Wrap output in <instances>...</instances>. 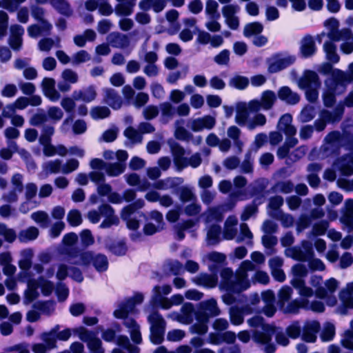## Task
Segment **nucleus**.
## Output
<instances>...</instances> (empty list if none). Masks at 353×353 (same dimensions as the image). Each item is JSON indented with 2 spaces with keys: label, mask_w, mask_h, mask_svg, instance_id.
<instances>
[{
  "label": "nucleus",
  "mask_w": 353,
  "mask_h": 353,
  "mask_svg": "<svg viewBox=\"0 0 353 353\" xmlns=\"http://www.w3.org/2000/svg\"><path fill=\"white\" fill-rule=\"evenodd\" d=\"M254 270V263L249 260H245L235 272L229 268L221 270L219 288L221 291L225 292V294L221 296V299L225 304L230 305L236 302L243 303L246 300V296L241 293L251 287L248 272Z\"/></svg>",
  "instance_id": "f257e3e1"
},
{
  "label": "nucleus",
  "mask_w": 353,
  "mask_h": 353,
  "mask_svg": "<svg viewBox=\"0 0 353 353\" xmlns=\"http://www.w3.org/2000/svg\"><path fill=\"white\" fill-rule=\"evenodd\" d=\"M143 299L144 296L142 293L136 292L132 297L121 301L118 305V308L114 312V316L116 318L124 319L123 323L128 329L131 339L137 344H140L142 341L140 327L133 319L128 318V315L136 312V305L141 304Z\"/></svg>",
  "instance_id": "f03ea898"
},
{
  "label": "nucleus",
  "mask_w": 353,
  "mask_h": 353,
  "mask_svg": "<svg viewBox=\"0 0 353 353\" xmlns=\"http://www.w3.org/2000/svg\"><path fill=\"white\" fill-rule=\"evenodd\" d=\"M92 172L88 175L84 173H79L77 175L75 181L81 185H85L88 183V178L94 183L103 182L104 174L109 176H116L124 172L125 165L121 162L114 163H107L99 159H94L90 162Z\"/></svg>",
  "instance_id": "7ed1b4c3"
},
{
  "label": "nucleus",
  "mask_w": 353,
  "mask_h": 353,
  "mask_svg": "<svg viewBox=\"0 0 353 353\" xmlns=\"http://www.w3.org/2000/svg\"><path fill=\"white\" fill-rule=\"evenodd\" d=\"M248 324L254 327L252 332V340L257 344L263 345L265 353H274L276 345L272 342L275 333V327L265 323L260 316H254L248 320Z\"/></svg>",
  "instance_id": "20e7f679"
},
{
  "label": "nucleus",
  "mask_w": 353,
  "mask_h": 353,
  "mask_svg": "<svg viewBox=\"0 0 353 353\" xmlns=\"http://www.w3.org/2000/svg\"><path fill=\"white\" fill-rule=\"evenodd\" d=\"M221 310L218 307L217 301L214 298L201 301L195 312L196 322L192 324L189 330L192 334L203 335L208 330V323L209 319L219 316Z\"/></svg>",
  "instance_id": "39448f33"
},
{
  "label": "nucleus",
  "mask_w": 353,
  "mask_h": 353,
  "mask_svg": "<svg viewBox=\"0 0 353 353\" xmlns=\"http://www.w3.org/2000/svg\"><path fill=\"white\" fill-rule=\"evenodd\" d=\"M64 252L68 255L67 261L75 265L87 266L92 263L99 272L108 270V260L104 254H94L89 251L79 253L76 249L71 248H66Z\"/></svg>",
  "instance_id": "423d86ee"
},
{
  "label": "nucleus",
  "mask_w": 353,
  "mask_h": 353,
  "mask_svg": "<svg viewBox=\"0 0 353 353\" xmlns=\"http://www.w3.org/2000/svg\"><path fill=\"white\" fill-rule=\"evenodd\" d=\"M236 108L235 122L239 125L245 126L249 130L262 128L267 123L265 114L251 110L245 102L238 103Z\"/></svg>",
  "instance_id": "0eeeda50"
},
{
  "label": "nucleus",
  "mask_w": 353,
  "mask_h": 353,
  "mask_svg": "<svg viewBox=\"0 0 353 353\" xmlns=\"http://www.w3.org/2000/svg\"><path fill=\"white\" fill-rule=\"evenodd\" d=\"M54 133V128L50 125H46L43 128L41 134L39 139V141L43 147V152L45 154H66L69 152L70 154H81L85 152L84 150L74 146L68 150L63 145H54L51 144V137Z\"/></svg>",
  "instance_id": "6e6552de"
},
{
  "label": "nucleus",
  "mask_w": 353,
  "mask_h": 353,
  "mask_svg": "<svg viewBox=\"0 0 353 353\" xmlns=\"http://www.w3.org/2000/svg\"><path fill=\"white\" fill-rule=\"evenodd\" d=\"M292 117L290 114H285L281 116L277 123V129L283 132L287 137L284 144L278 149L277 154H287L291 148L294 147L298 140L293 137L296 133V128L292 124Z\"/></svg>",
  "instance_id": "1a4fd4ad"
},
{
  "label": "nucleus",
  "mask_w": 353,
  "mask_h": 353,
  "mask_svg": "<svg viewBox=\"0 0 353 353\" xmlns=\"http://www.w3.org/2000/svg\"><path fill=\"white\" fill-rule=\"evenodd\" d=\"M322 277L317 275H313L310 279V284L316 288L315 294L320 299L329 298L328 304L334 305L336 300L335 297H332V294L338 288V281L331 278L324 283V285H321Z\"/></svg>",
  "instance_id": "9d476101"
},
{
  "label": "nucleus",
  "mask_w": 353,
  "mask_h": 353,
  "mask_svg": "<svg viewBox=\"0 0 353 353\" xmlns=\"http://www.w3.org/2000/svg\"><path fill=\"white\" fill-rule=\"evenodd\" d=\"M292 273L293 278L291 284L298 290L301 296H312L314 291L311 288L305 285L304 279L307 276L308 270L307 267L301 263L292 266Z\"/></svg>",
  "instance_id": "9b49d317"
},
{
  "label": "nucleus",
  "mask_w": 353,
  "mask_h": 353,
  "mask_svg": "<svg viewBox=\"0 0 353 353\" xmlns=\"http://www.w3.org/2000/svg\"><path fill=\"white\" fill-rule=\"evenodd\" d=\"M150 325V341L154 344H160L163 340L166 323L162 315L158 312H153L148 317Z\"/></svg>",
  "instance_id": "f8f14e48"
},
{
  "label": "nucleus",
  "mask_w": 353,
  "mask_h": 353,
  "mask_svg": "<svg viewBox=\"0 0 353 353\" xmlns=\"http://www.w3.org/2000/svg\"><path fill=\"white\" fill-rule=\"evenodd\" d=\"M79 161L77 159H71L66 163L59 159L49 161L43 163V168L46 174H69L76 170L79 167Z\"/></svg>",
  "instance_id": "ddd939ff"
},
{
  "label": "nucleus",
  "mask_w": 353,
  "mask_h": 353,
  "mask_svg": "<svg viewBox=\"0 0 353 353\" xmlns=\"http://www.w3.org/2000/svg\"><path fill=\"white\" fill-rule=\"evenodd\" d=\"M276 101V94L272 90H266L262 92L260 99L250 100L247 103L251 110L258 112L260 110H271Z\"/></svg>",
  "instance_id": "4468645a"
},
{
  "label": "nucleus",
  "mask_w": 353,
  "mask_h": 353,
  "mask_svg": "<svg viewBox=\"0 0 353 353\" xmlns=\"http://www.w3.org/2000/svg\"><path fill=\"white\" fill-rule=\"evenodd\" d=\"M296 57L290 54H276L267 60L268 70L270 73H276L292 65Z\"/></svg>",
  "instance_id": "2eb2a0df"
},
{
  "label": "nucleus",
  "mask_w": 353,
  "mask_h": 353,
  "mask_svg": "<svg viewBox=\"0 0 353 353\" xmlns=\"http://www.w3.org/2000/svg\"><path fill=\"white\" fill-rule=\"evenodd\" d=\"M235 206V202H228L225 204L208 209L203 214L206 225L214 224L221 222L225 212L232 210Z\"/></svg>",
  "instance_id": "dca6fc26"
},
{
  "label": "nucleus",
  "mask_w": 353,
  "mask_h": 353,
  "mask_svg": "<svg viewBox=\"0 0 353 353\" xmlns=\"http://www.w3.org/2000/svg\"><path fill=\"white\" fill-rule=\"evenodd\" d=\"M160 290L161 288L158 285L153 288L151 301L154 305L163 310H169L173 305H179L183 303V296L182 295L177 294L172 296L170 299H168L161 296Z\"/></svg>",
  "instance_id": "f3484780"
},
{
  "label": "nucleus",
  "mask_w": 353,
  "mask_h": 353,
  "mask_svg": "<svg viewBox=\"0 0 353 353\" xmlns=\"http://www.w3.org/2000/svg\"><path fill=\"white\" fill-rule=\"evenodd\" d=\"M327 28V37L333 41H339L350 38V30L347 28L339 30V21L334 18H330L324 22Z\"/></svg>",
  "instance_id": "a211bd4d"
},
{
  "label": "nucleus",
  "mask_w": 353,
  "mask_h": 353,
  "mask_svg": "<svg viewBox=\"0 0 353 353\" xmlns=\"http://www.w3.org/2000/svg\"><path fill=\"white\" fill-rule=\"evenodd\" d=\"M234 189L230 194V202L246 200L249 198L248 190L245 189L247 184V180L244 176H238L233 180Z\"/></svg>",
  "instance_id": "6ab92c4d"
},
{
  "label": "nucleus",
  "mask_w": 353,
  "mask_h": 353,
  "mask_svg": "<svg viewBox=\"0 0 353 353\" xmlns=\"http://www.w3.org/2000/svg\"><path fill=\"white\" fill-rule=\"evenodd\" d=\"M239 10V6L234 4L225 5L221 8L225 24L232 30H236L239 27V19L236 16Z\"/></svg>",
  "instance_id": "aec40b11"
},
{
  "label": "nucleus",
  "mask_w": 353,
  "mask_h": 353,
  "mask_svg": "<svg viewBox=\"0 0 353 353\" xmlns=\"http://www.w3.org/2000/svg\"><path fill=\"white\" fill-rule=\"evenodd\" d=\"M215 125V117L211 115H205L201 117L190 119L188 126L194 132H201L204 130H210Z\"/></svg>",
  "instance_id": "412c9836"
},
{
  "label": "nucleus",
  "mask_w": 353,
  "mask_h": 353,
  "mask_svg": "<svg viewBox=\"0 0 353 353\" xmlns=\"http://www.w3.org/2000/svg\"><path fill=\"white\" fill-rule=\"evenodd\" d=\"M341 211L340 221L343 229L347 232H351L353 230V199H347Z\"/></svg>",
  "instance_id": "4be33fe9"
},
{
  "label": "nucleus",
  "mask_w": 353,
  "mask_h": 353,
  "mask_svg": "<svg viewBox=\"0 0 353 353\" xmlns=\"http://www.w3.org/2000/svg\"><path fill=\"white\" fill-rule=\"evenodd\" d=\"M326 81H334V88L343 92L345 85L353 81V75L339 69H334L332 72V78Z\"/></svg>",
  "instance_id": "5701e85b"
},
{
  "label": "nucleus",
  "mask_w": 353,
  "mask_h": 353,
  "mask_svg": "<svg viewBox=\"0 0 353 353\" xmlns=\"http://www.w3.org/2000/svg\"><path fill=\"white\" fill-rule=\"evenodd\" d=\"M10 37L8 43L13 50L19 51L23 44V28L19 24H14L10 27Z\"/></svg>",
  "instance_id": "b1692460"
},
{
  "label": "nucleus",
  "mask_w": 353,
  "mask_h": 353,
  "mask_svg": "<svg viewBox=\"0 0 353 353\" xmlns=\"http://www.w3.org/2000/svg\"><path fill=\"white\" fill-rule=\"evenodd\" d=\"M320 330V324L316 321H307L302 327V339L308 343H313L316 339V334Z\"/></svg>",
  "instance_id": "393cba45"
},
{
  "label": "nucleus",
  "mask_w": 353,
  "mask_h": 353,
  "mask_svg": "<svg viewBox=\"0 0 353 353\" xmlns=\"http://www.w3.org/2000/svg\"><path fill=\"white\" fill-rule=\"evenodd\" d=\"M55 80L52 78L45 77L41 81V88L44 95L51 101H57L61 96L55 89Z\"/></svg>",
  "instance_id": "a878e982"
},
{
  "label": "nucleus",
  "mask_w": 353,
  "mask_h": 353,
  "mask_svg": "<svg viewBox=\"0 0 353 353\" xmlns=\"http://www.w3.org/2000/svg\"><path fill=\"white\" fill-rule=\"evenodd\" d=\"M299 51L303 58H309L315 54L316 46L312 36L306 35L303 37L300 42Z\"/></svg>",
  "instance_id": "bb28decb"
},
{
  "label": "nucleus",
  "mask_w": 353,
  "mask_h": 353,
  "mask_svg": "<svg viewBox=\"0 0 353 353\" xmlns=\"http://www.w3.org/2000/svg\"><path fill=\"white\" fill-rule=\"evenodd\" d=\"M241 130L235 125L230 126L227 130L228 137L233 141V149L236 153L243 151L245 142L241 139Z\"/></svg>",
  "instance_id": "cd10ccee"
},
{
  "label": "nucleus",
  "mask_w": 353,
  "mask_h": 353,
  "mask_svg": "<svg viewBox=\"0 0 353 353\" xmlns=\"http://www.w3.org/2000/svg\"><path fill=\"white\" fill-rule=\"evenodd\" d=\"M334 168L339 170L343 175L353 174V156H342L334 163Z\"/></svg>",
  "instance_id": "c85d7f7f"
},
{
  "label": "nucleus",
  "mask_w": 353,
  "mask_h": 353,
  "mask_svg": "<svg viewBox=\"0 0 353 353\" xmlns=\"http://www.w3.org/2000/svg\"><path fill=\"white\" fill-rule=\"evenodd\" d=\"M325 88L323 93V103L326 107H332L335 103V94L342 93V92L334 88V81H325Z\"/></svg>",
  "instance_id": "c756f323"
},
{
  "label": "nucleus",
  "mask_w": 353,
  "mask_h": 353,
  "mask_svg": "<svg viewBox=\"0 0 353 353\" xmlns=\"http://www.w3.org/2000/svg\"><path fill=\"white\" fill-rule=\"evenodd\" d=\"M277 97L289 105H295L300 101V96L288 86L281 87L278 90Z\"/></svg>",
  "instance_id": "7c9ffc66"
},
{
  "label": "nucleus",
  "mask_w": 353,
  "mask_h": 353,
  "mask_svg": "<svg viewBox=\"0 0 353 353\" xmlns=\"http://www.w3.org/2000/svg\"><path fill=\"white\" fill-rule=\"evenodd\" d=\"M192 281L197 285L203 286L207 288H213L217 285L218 277L216 274L201 273L193 277Z\"/></svg>",
  "instance_id": "2f4dec72"
},
{
  "label": "nucleus",
  "mask_w": 353,
  "mask_h": 353,
  "mask_svg": "<svg viewBox=\"0 0 353 353\" xmlns=\"http://www.w3.org/2000/svg\"><path fill=\"white\" fill-rule=\"evenodd\" d=\"M108 43L116 48H126L130 45V39L126 34L113 32L107 37Z\"/></svg>",
  "instance_id": "473e14b6"
},
{
  "label": "nucleus",
  "mask_w": 353,
  "mask_h": 353,
  "mask_svg": "<svg viewBox=\"0 0 353 353\" xmlns=\"http://www.w3.org/2000/svg\"><path fill=\"white\" fill-rule=\"evenodd\" d=\"M299 86L301 89L319 87L320 81L318 74L311 70L305 71L303 77L299 79Z\"/></svg>",
  "instance_id": "72a5a7b5"
},
{
  "label": "nucleus",
  "mask_w": 353,
  "mask_h": 353,
  "mask_svg": "<svg viewBox=\"0 0 353 353\" xmlns=\"http://www.w3.org/2000/svg\"><path fill=\"white\" fill-rule=\"evenodd\" d=\"M238 219L236 216L231 215L228 217L224 223L223 239L225 240H232L236 236Z\"/></svg>",
  "instance_id": "f704fd0d"
},
{
  "label": "nucleus",
  "mask_w": 353,
  "mask_h": 353,
  "mask_svg": "<svg viewBox=\"0 0 353 353\" xmlns=\"http://www.w3.org/2000/svg\"><path fill=\"white\" fill-rule=\"evenodd\" d=\"M103 100L105 103L114 110L121 108L123 104V101L114 90L112 88H105L103 89Z\"/></svg>",
  "instance_id": "c9c22d12"
},
{
  "label": "nucleus",
  "mask_w": 353,
  "mask_h": 353,
  "mask_svg": "<svg viewBox=\"0 0 353 353\" xmlns=\"http://www.w3.org/2000/svg\"><path fill=\"white\" fill-rule=\"evenodd\" d=\"M303 297L300 299H296L292 301H288L279 305L280 310L285 314H296L299 310L303 308Z\"/></svg>",
  "instance_id": "e433bc0d"
},
{
  "label": "nucleus",
  "mask_w": 353,
  "mask_h": 353,
  "mask_svg": "<svg viewBox=\"0 0 353 353\" xmlns=\"http://www.w3.org/2000/svg\"><path fill=\"white\" fill-rule=\"evenodd\" d=\"M127 183L131 186H137V190L144 192L150 188V183L146 179H141L137 174L132 173L125 176Z\"/></svg>",
  "instance_id": "4c0bfd02"
},
{
  "label": "nucleus",
  "mask_w": 353,
  "mask_h": 353,
  "mask_svg": "<svg viewBox=\"0 0 353 353\" xmlns=\"http://www.w3.org/2000/svg\"><path fill=\"white\" fill-rule=\"evenodd\" d=\"M166 6L165 0H141L139 3V7L141 10L147 11L152 9L155 12H161Z\"/></svg>",
  "instance_id": "58836bf2"
},
{
  "label": "nucleus",
  "mask_w": 353,
  "mask_h": 353,
  "mask_svg": "<svg viewBox=\"0 0 353 353\" xmlns=\"http://www.w3.org/2000/svg\"><path fill=\"white\" fill-rule=\"evenodd\" d=\"M332 40L327 41L323 43V49L325 57L332 63H336L339 61L340 57L336 52V46Z\"/></svg>",
  "instance_id": "ea45409f"
},
{
  "label": "nucleus",
  "mask_w": 353,
  "mask_h": 353,
  "mask_svg": "<svg viewBox=\"0 0 353 353\" xmlns=\"http://www.w3.org/2000/svg\"><path fill=\"white\" fill-rule=\"evenodd\" d=\"M72 96L74 100H82L89 103L95 99L97 92L94 86H89L84 90H75Z\"/></svg>",
  "instance_id": "a19ab883"
},
{
  "label": "nucleus",
  "mask_w": 353,
  "mask_h": 353,
  "mask_svg": "<svg viewBox=\"0 0 353 353\" xmlns=\"http://www.w3.org/2000/svg\"><path fill=\"white\" fill-rule=\"evenodd\" d=\"M343 111V108L341 106L336 107L332 112L323 110L319 113V117L323 119L326 123L336 122L341 119Z\"/></svg>",
  "instance_id": "79ce46f5"
},
{
  "label": "nucleus",
  "mask_w": 353,
  "mask_h": 353,
  "mask_svg": "<svg viewBox=\"0 0 353 353\" xmlns=\"http://www.w3.org/2000/svg\"><path fill=\"white\" fill-rule=\"evenodd\" d=\"M340 300L346 308H353V281L348 283L339 294Z\"/></svg>",
  "instance_id": "37998d69"
},
{
  "label": "nucleus",
  "mask_w": 353,
  "mask_h": 353,
  "mask_svg": "<svg viewBox=\"0 0 353 353\" xmlns=\"http://www.w3.org/2000/svg\"><path fill=\"white\" fill-rule=\"evenodd\" d=\"M206 241L208 245H216L219 243L221 238V227L217 224L207 225Z\"/></svg>",
  "instance_id": "c03bdc74"
},
{
  "label": "nucleus",
  "mask_w": 353,
  "mask_h": 353,
  "mask_svg": "<svg viewBox=\"0 0 353 353\" xmlns=\"http://www.w3.org/2000/svg\"><path fill=\"white\" fill-rule=\"evenodd\" d=\"M194 305L191 303H185L181 307V319L180 323L185 325H189L192 323L194 319Z\"/></svg>",
  "instance_id": "a18cd8bd"
},
{
  "label": "nucleus",
  "mask_w": 353,
  "mask_h": 353,
  "mask_svg": "<svg viewBox=\"0 0 353 353\" xmlns=\"http://www.w3.org/2000/svg\"><path fill=\"white\" fill-rule=\"evenodd\" d=\"M21 259L19 261V266L23 270H28L32 263L34 251L31 248L24 249L20 252Z\"/></svg>",
  "instance_id": "49530a36"
},
{
  "label": "nucleus",
  "mask_w": 353,
  "mask_h": 353,
  "mask_svg": "<svg viewBox=\"0 0 353 353\" xmlns=\"http://www.w3.org/2000/svg\"><path fill=\"white\" fill-rule=\"evenodd\" d=\"M269 181L265 178H261L253 183H252L248 187V194L250 196L256 195L263 193V192L268 187Z\"/></svg>",
  "instance_id": "de8ad7c7"
},
{
  "label": "nucleus",
  "mask_w": 353,
  "mask_h": 353,
  "mask_svg": "<svg viewBox=\"0 0 353 353\" xmlns=\"http://www.w3.org/2000/svg\"><path fill=\"white\" fill-rule=\"evenodd\" d=\"M269 215L281 221V225L284 228H290L294 223V218L292 215L284 213L283 211L270 212Z\"/></svg>",
  "instance_id": "09e8293b"
},
{
  "label": "nucleus",
  "mask_w": 353,
  "mask_h": 353,
  "mask_svg": "<svg viewBox=\"0 0 353 353\" xmlns=\"http://www.w3.org/2000/svg\"><path fill=\"white\" fill-rule=\"evenodd\" d=\"M124 137L129 141L130 144H139L143 141V136L139 130L132 126L128 127L123 132Z\"/></svg>",
  "instance_id": "8fccbe9b"
},
{
  "label": "nucleus",
  "mask_w": 353,
  "mask_h": 353,
  "mask_svg": "<svg viewBox=\"0 0 353 353\" xmlns=\"http://www.w3.org/2000/svg\"><path fill=\"white\" fill-rule=\"evenodd\" d=\"M59 330V326H56L52 329L49 332H44L41 335V339L45 343V345L49 350L56 347L57 343V332Z\"/></svg>",
  "instance_id": "3c124183"
},
{
  "label": "nucleus",
  "mask_w": 353,
  "mask_h": 353,
  "mask_svg": "<svg viewBox=\"0 0 353 353\" xmlns=\"http://www.w3.org/2000/svg\"><path fill=\"white\" fill-rule=\"evenodd\" d=\"M39 230L36 227L31 226L19 232L18 238L22 243L35 240L39 236Z\"/></svg>",
  "instance_id": "603ef678"
},
{
  "label": "nucleus",
  "mask_w": 353,
  "mask_h": 353,
  "mask_svg": "<svg viewBox=\"0 0 353 353\" xmlns=\"http://www.w3.org/2000/svg\"><path fill=\"white\" fill-rule=\"evenodd\" d=\"M329 227V222L325 220L320 221L314 223L312 226V230L307 234V236L311 239L313 236H318L324 235Z\"/></svg>",
  "instance_id": "864d4df0"
},
{
  "label": "nucleus",
  "mask_w": 353,
  "mask_h": 353,
  "mask_svg": "<svg viewBox=\"0 0 353 353\" xmlns=\"http://www.w3.org/2000/svg\"><path fill=\"white\" fill-rule=\"evenodd\" d=\"M285 254L287 257L292 258L299 261H308V257L300 247H290L285 250Z\"/></svg>",
  "instance_id": "5fc2aeb1"
},
{
  "label": "nucleus",
  "mask_w": 353,
  "mask_h": 353,
  "mask_svg": "<svg viewBox=\"0 0 353 353\" xmlns=\"http://www.w3.org/2000/svg\"><path fill=\"white\" fill-rule=\"evenodd\" d=\"M263 30V26L259 22L248 23L243 28V35L247 38L255 37L261 34Z\"/></svg>",
  "instance_id": "6e6d98bb"
},
{
  "label": "nucleus",
  "mask_w": 353,
  "mask_h": 353,
  "mask_svg": "<svg viewBox=\"0 0 353 353\" xmlns=\"http://www.w3.org/2000/svg\"><path fill=\"white\" fill-rule=\"evenodd\" d=\"M196 224L193 220H188L182 223H179L174 226L176 238L181 241L185 238V231L192 228Z\"/></svg>",
  "instance_id": "4d7b16f0"
},
{
  "label": "nucleus",
  "mask_w": 353,
  "mask_h": 353,
  "mask_svg": "<svg viewBox=\"0 0 353 353\" xmlns=\"http://www.w3.org/2000/svg\"><path fill=\"white\" fill-rule=\"evenodd\" d=\"M50 3L60 14L65 16L72 14V9L65 0H50Z\"/></svg>",
  "instance_id": "13d9d810"
},
{
  "label": "nucleus",
  "mask_w": 353,
  "mask_h": 353,
  "mask_svg": "<svg viewBox=\"0 0 353 353\" xmlns=\"http://www.w3.org/2000/svg\"><path fill=\"white\" fill-rule=\"evenodd\" d=\"M161 112V121L166 123L172 119L174 115V108L170 102H164L159 105Z\"/></svg>",
  "instance_id": "bf43d9fd"
},
{
  "label": "nucleus",
  "mask_w": 353,
  "mask_h": 353,
  "mask_svg": "<svg viewBox=\"0 0 353 353\" xmlns=\"http://www.w3.org/2000/svg\"><path fill=\"white\" fill-rule=\"evenodd\" d=\"M229 314L230 321L233 325H239L243 323L244 314L239 306L236 305L231 306L229 310Z\"/></svg>",
  "instance_id": "052dcab7"
},
{
  "label": "nucleus",
  "mask_w": 353,
  "mask_h": 353,
  "mask_svg": "<svg viewBox=\"0 0 353 353\" xmlns=\"http://www.w3.org/2000/svg\"><path fill=\"white\" fill-rule=\"evenodd\" d=\"M184 121L178 119L174 123V137L179 140H188L192 136L191 134L183 126Z\"/></svg>",
  "instance_id": "680f3d73"
},
{
  "label": "nucleus",
  "mask_w": 353,
  "mask_h": 353,
  "mask_svg": "<svg viewBox=\"0 0 353 353\" xmlns=\"http://www.w3.org/2000/svg\"><path fill=\"white\" fill-rule=\"evenodd\" d=\"M341 344L343 347L353 351V320L350 323V328L344 332Z\"/></svg>",
  "instance_id": "e2e57ef3"
},
{
  "label": "nucleus",
  "mask_w": 353,
  "mask_h": 353,
  "mask_svg": "<svg viewBox=\"0 0 353 353\" xmlns=\"http://www.w3.org/2000/svg\"><path fill=\"white\" fill-rule=\"evenodd\" d=\"M135 3L118 1L115 6V13L118 16H129L133 12Z\"/></svg>",
  "instance_id": "0e129e2a"
},
{
  "label": "nucleus",
  "mask_w": 353,
  "mask_h": 353,
  "mask_svg": "<svg viewBox=\"0 0 353 353\" xmlns=\"http://www.w3.org/2000/svg\"><path fill=\"white\" fill-rule=\"evenodd\" d=\"M253 238L252 233L250 230L248 225L246 223H242L240 225V234L235 239L236 243H241L246 241L248 245L252 244V239Z\"/></svg>",
  "instance_id": "69168bd1"
},
{
  "label": "nucleus",
  "mask_w": 353,
  "mask_h": 353,
  "mask_svg": "<svg viewBox=\"0 0 353 353\" xmlns=\"http://www.w3.org/2000/svg\"><path fill=\"white\" fill-rule=\"evenodd\" d=\"M54 46L61 47V40L59 37L55 41L51 38H44L38 43V48L43 52H49Z\"/></svg>",
  "instance_id": "338daca9"
},
{
  "label": "nucleus",
  "mask_w": 353,
  "mask_h": 353,
  "mask_svg": "<svg viewBox=\"0 0 353 353\" xmlns=\"http://www.w3.org/2000/svg\"><path fill=\"white\" fill-rule=\"evenodd\" d=\"M31 218L35 223L39 224L41 228H46L49 225V216L44 211H37L32 213Z\"/></svg>",
  "instance_id": "774afa93"
}]
</instances>
